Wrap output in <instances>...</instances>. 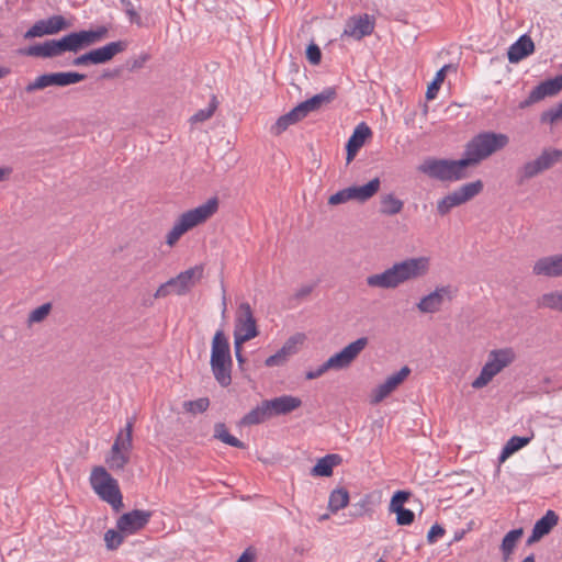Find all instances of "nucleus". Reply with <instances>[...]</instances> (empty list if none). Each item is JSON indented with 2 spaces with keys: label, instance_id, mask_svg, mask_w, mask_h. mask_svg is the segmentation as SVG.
<instances>
[{
  "label": "nucleus",
  "instance_id": "1",
  "mask_svg": "<svg viewBox=\"0 0 562 562\" xmlns=\"http://www.w3.org/2000/svg\"><path fill=\"white\" fill-rule=\"evenodd\" d=\"M428 257H411L394 262L380 273L367 277V285L373 289L393 290L402 284L413 282L426 277L429 272Z\"/></svg>",
  "mask_w": 562,
  "mask_h": 562
},
{
  "label": "nucleus",
  "instance_id": "2",
  "mask_svg": "<svg viewBox=\"0 0 562 562\" xmlns=\"http://www.w3.org/2000/svg\"><path fill=\"white\" fill-rule=\"evenodd\" d=\"M509 144V137L503 133L482 132L475 135L465 145L464 161L467 166H474L493 154L504 149Z\"/></svg>",
  "mask_w": 562,
  "mask_h": 562
},
{
  "label": "nucleus",
  "instance_id": "3",
  "mask_svg": "<svg viewBox=\"0 0 562 562\" xmlns=\"http://www.w3.org/2000/svg\"><path fill=\"white\" fill-rule=\"evenodd\" d=\"M99 38L100 37H61L58 41L52 40L19 48L18 54L21 56L52 58L60 56L65 52L77 53L86 45L92 44Z\"/></svg>",
  "mask_w": 562,
  "mask_h": 562
},
{
  "label": "nucleus",
  "instance_id": "4",
  "mask_svg": "<svg viewBox=\"0 0 562 562\" xmlns=\"http://www.w3.org/2000/svg\"><path fill=\"white\" fill-rule=\"evenodd\" d=\"M217 209L218 201L216 198H212L195 209L182 213L167 234L166 243L173 246L184 233L206 222L216 213Z\"/></svg>",
  "mask_w": 562,
  "mask_h": 562
},
{
  "label": "nucleus",
  "instance_id": "5",
  "mask_svg": "<svg viewBox=\"0 0 562 562\" xmlns=\"http://www.w3.org/2000/svg\"><path fill=\"white\" fill-rule=\"evenodd\" d=\"M211 370L214 379L221 386H228L232 383L233 360L229 342L223 330H217L212 340Z\"/></svg>",
  "mask_w": 562,
  "mask_h": 562
},
{
  "label": "nucleus",
  "instance_id": "6",
  "mask_svg": "<svg viewBox=\"0 0 562 562\" xmlns=\"http://www.w3.org/2000/svg\"><path fill=\"white\" fill-rule=\"evenodd\" d=\"M368 338L360 337L357 340L347 345L339 352L330 356L323 364L315 370H310L305 373L307 380L318 379L329 370H344L349 368L352 362L359 357V355L368 346Z\"/></svg>",
  "mask_w": 562,
  "mask_h": 562
},
{
  "label": "nucleus",
  "instance_id": "7",
  "mask_svg": "<svg viewBox=\"0 0 562 562\" xmlns=\"http://www.w3.org/2000/svg\"><path fill=\"white\" fill-rule=\"evenodd\" d=\"M467 162L464 159H438L426 158L418 167L417 170L429 178L439 181H458L467 177L465 168Z\"/></svg>",
  "mask_w": 562,
  "mask_h": 562
},
{
  "label": "nucleus",
  "instance_id": "8",
  "mask_svg": "<svg viewBox=\"0 0 562 562\" xmlns=\"http://www.w3.org/2000/svg\"><path fill=\"white\" fill-rule=\"evenodd\" d=\"M90 484L94 493L106 502L115 513H119L124 504L117 481L103 467L93 468L90 475Z\"/></svg>",
  "mask_w": 562,
  "mask_h": 562
},
{
  "label": "nucleus",
  "instance_id": "9",
  "mask_svg": "<svg viewBox=\"0 0 562 562\" xmlns=\"http://www.w3.org/2000/svg\"><path fill=\"white\" fill-rule=\"evenodd\" d=\"M135 418L127 419L126 425L122 428L105 458V463L112 471H122L131 460L133 449V427Z\"/></svg>",
  "mask_w": 562,
  "mask_h": 562
},
{
  "label": "nucleus",
  "instance_id": "10",
  "mask_svg": "<svg viewBox=\"0 0 562 562\" xmlns=\"http://www.w3.org/2000/svg\"><path fill=\"white\" fill-rule=\"evenodd\" d=\"M562 160V149L547 147L543 148L535 159L522 164L517 170V182L519 184L541 175L551 169Z\"/></svg>",
  "mask_w": 562,
  "mask_h": 562
},
{
  "label": "nucleus",
  "instance_id": "11",
  "mask_svg": "<svg viewBox=\"0 0 562 562\" xmlns=\"http://www.w3.org/2000/svg\"><path fill=\"white\" fill-rule=\"evenodd\" d=\"M515 352L512 348L494 349L490 351L487 361L482 367L479 376L472 382V387L480 390L486 386L499 372L513 363Z\"/></svg>",
  "mask_w": 562,
  "mask_h": 562
},
{
  "label": "nucleus",
  "instance_id": "12",
  "mask_svg": "<svg viewBox=\"0 0 562 562\" xmlns=\"http://www.w3.org/2000/svg\"><path fill=\"white\" fill-rule=\"evenodd\" d=\"M259 335L257 321L248 302L238 305L234 326V341L247 342Z\"/></svg>",
  "mask_w": 562,
  "mask_h": 562
},
{
  "label": "nucleus",
  "instance_id": "13",
  "mask_svg": "<svg viewBox=\"0 0 562 562\" xmlns=\"http://www.w3.org/2000/svg\"><path fill=\"white\" fill-rule=\"evenodd\" d=\"M483 190V182L476 180L473 182L465 183L447 194L445 198L438 201L437 211L440 215L448 214L453 207L467 203L472 200Z\"/></svg>",
  "mask_w": 562,
  "mask_h": 562
},
{
  "label": "nucleus",
  "instance_id": "14",
  "mask_svg": "<svg viewBox=\"0 0 562 562\" xmlns=\"http://www.w3.org/2000/svg\"><path fill=\"white\" fill-rule=\"evenodd\" d=\"M86 79V75L79 72H50L38 76L34 81L26 85L24 91L33 93L34 91L45 89L50 86L66 87Z\"/></svg>",
  "mask_w": 562,
  "mask_h": 562
},
{
  "label": "nucleus",
  "instance_id": "15",
  "mask_svg": "<svg viewBox=\"0 0 562 562\" xmlns=\"http://www.w3.org/2000/svg\"><path fill=\"white\" fill-rule=\"evenodd\" d=\"M125 48L126 43L123 41L111 42L102 47L92 49L81 56H78L74 59L72 64L75 66L104 64L111 60L119 53L123 52Z\"/></svg>",
  "mask_w": 562,
  "mask_h": 562
},
{
  "label": "nucleus",
  "instance_id": "16",
  "mask_svg": "<svg viewBox=\"0 0 562 562\" xmlns=\"http://www.w3.org/2000/svg\"><path fill=\"white\" fill-rule=\"evenodd\" d=\"M76 19L72 16L52 15L38 20L29 27L22 35H52L60 31H68L74 27Z\"/></svg>",
  "mask_w": 562,
  "mask_h": 562
},
{
  "label": "nucleus",
  "instance_id": "17",
  "mask_svg": "<svg viewBox=\"0 0 562 562\" xmlns=\"http://www.w3.org/2000/svg\"><path fill=\"white\" fill-rule=\"evenodd\" d=\"M456 296V290L450 285L437 286L432 292L423 296L416 304L420 313L434 314L440 311L445 300L451 301Z\"/></svg>",
  "mask_w": 562,
  "mask_h": 562
},
{
  "label": "nucleus",
  "instance_id": "18",
  "mask_svg": "<svg viewBox=\"0 0 562 562\" xmlns=\"http://www.w3.org/2000/svg\"><path fill=\"white\" fill-rule=\"evenodd\" d=\"M535 277L547 279L562 278V251L539 257L531 267Z\"/></svg>",
  "mask_w": 562,
  "mask_h": 562
},
{
  "label": "nucleus",
  "instance_id": "19",
  "mask_svg": "<svg viewBox=\"0 0 562 562\" xmlns=\"http://www.w3.org/2000/svg\"><path fill=\"white\" fill-rule=\"evenodd\" d=\"M562 90V74L540 82L530 92L529 95L519 103L520 109L529 108L530 105L540 102L547 97L557 95Z\"/></svg>",
  "mask_w": 562,
  "mask_h": 562
},
{
  "label": "nucleus",
  "instance_id": "20",
  "mask_svg": "<svg viewBox=\"0 0 562 562\" xmlns=\"http://www.w3.org/2000/svg\"><path fill=\"white\" fill-rule=\"evenodd\" d=\"M203 272L204 267L202 265H196L186 271L180 272L175 278H170L169 285L172 286L175 294L179 296L186 295L202 279Z\"/></svg>",
  "mask_w": 562,
  "mask_h": 562
},
{
  "label": "nucleus",
  "instance_id": "21",
  "mask_svg": "<svg viewBox=\"0 0 562 562\" xmlns=\"http://www.w3.org/2000/svg\"><path fill=\"white\" fill-rule=\"evenodd\" d=\"M151 515L150 510L142 509L125 513L116 520V529L125 535H134L149 522Z\"/></svg>",
  "mask_w": 562,
  "mask_h": 562
},
{
  "label": "nucleus",
  "instance_id": "22",
  "mask_svg": "<svg viewBox=\"0 0 562 562\" xmlns=\"http://www.w3.org/2000/svg\"><path fill=\"white\" fill-rule=\"evenodd\" d=\"M409 373L411 369L405 366L400 371L389 375L383 383L374 389L371 402L374 404L382 402L394 390H396L400 384L404 382Z\"/></svg>",
  "mask_w": 562,
  "mask_h": 562
},
{
  "label": "nucleus",
  "instance_id": "23",
  "mask_svg": "<svg viewBox=\"0 0 562 562\" xmlns=\"http://www.w3.org/2000/svg\"><path fill=\"white\" fill-rule=\"evenodd\" d=\"M373 30L374 19L366 13L349 18L341 35H371Z\"/></svg>",
  "mask_w": 562,
  "mask_h": 562
},
{
  "label": "nucleus",
  "instance_id": "24",
  "mask_svg": "<svg viewBox=\"0 0 562 562\" xmlns=\"http://www.w3.org/2000/svg\"><path fill=\"white\" fill-rule=\"evenodd\" d=\"M271 417L286 415L302 405L301 398L292 395H282L272 400H266Z\"/></svg>",
  "mask_w": 562,
  "mask_h": 562
},
{
  "label": "nucleus",
  "instance_id": "25",
  "mask_svg": "<svg viewBox=\"0 0 562 562\" xmlns=\"http://www.w3.org/2000/svg\"><path fill=\"white\" fill-rule=\"evenodd\" d=\"M335 98L336 90L334 88H327L311 99L301 102L296 108L304 119L310 112L318 110L322 105L331 102Z\"/></svg>",
  "mask_w": 562,
  "mask_h": 562
},
{
  "label": "nucleus",
  "instance_id": "26",
  "mask_svg": "<svg viewBox=\"0 0 562 562\" xmlns=\"http://www.w3.org/2000/svg\"><path fill=\"white\" fill-rule=\"evenodd\" d=\"M558 515L553 510H548L544 516L536 521L527 543L532 544L539 541L543 536L551 531V529L558 524Z\"/></svg>",
  "mask_w": 562,
  "mask_h": 562
},
{
  "label": "nucleus",
  "instance_id": "27",
  "mask_svg": "<svg viewBox=\"0 0 562 562\" xmlns=\"http://www.w3.org/2000/svg\"><path fill=\"white\" fill-rule=\"evenodd\" d=\"M371 135V130L366 123H360L347 142V162H350L358 150L363 146L366 139Z\"/></svg>",
  "mask_w": 562,
  "mask_h": 562
},
{
  "label": "nucleus",
  "instance_id": "28",
  "mask_svg": "<svg viewBox=\"0 0 562 562\" xmlns=\"http://www.w3.org/2000/svg\"><path fill=\"white\" fill-rule=\"evenodd\" d=\"M381 181L379 178L370 180L364 186H351L347 188L349 200L366 202L374 196L380 190Z\"/></svg>",
  "mask_w": 562,
  "mask_h": 562
},
{
  "label": "nucleus",
  "instance_id": "29",
  "mask_svg": "<svg viewBox=\"0 0 562 562\" xmlns=\"http://www.w3.org/2000/svg\"><path fill=\"white\" fill-rule=\"evenodd\" d=\"M533 52L535 44L531 41V37H518V40L509 46L507 57L509 63L517 64Z\"/></svg>",
  "mask_w": 562,
  "mask_h": 562
},
{
  "label": "nucleus",
  "instance_id": "30",
  "mask_svg": "<svg viewBox=\"0 0 562 562\" xmlns=\"http://www.w3.org/2000/svg\"><path fill=\"white\" fill-rule=\"evenodd\" d=\"M271 418V414L267 404V401H262L259 405L252 408L249 413H247L241 419V426H252L263 423L265 420Z\"/></svg>",
  "mask_w": 562,
  "mask_h": 562
},
{
  "label": "nucleus",
  "instance_id": "31",
  "mask_svg": "<svg viewBox=\"0 0 562 562\" xmlns=\"http://www.w3.org/2000/svg\"><path fill=\"white\" fill-rule=\"evenodd\" d=\"M303 119L302 114L297 110V108H293L290 112L284 115H281L277 122L271 126V133L273 135H280L284 131L289 128V126L297 123Z\"/></svg>",
  "mask_w": 562,
  "mask_h": 562
},
{
  "label": "nucleus",
  "instance_id": "32",
  "mask_svg": "<svg viewBox=\"0 0 562 562\" xmlns=\"http://www.w3.org/2000/svg\"><path fill=\"white\" fill-rule=\"evenodd\" d=\"M340 457L338 454H327L321 458L311 470L313 476H330L333 468L338 464Z\"/></svg>",
  "mask_w": 562,
  "mask_h": 562
},
{
  "label": "nucleus",
  "instance_id": "33",
  "mask_svg": "<svg viewBox=\"0 0 562 562\" xmlns=\"http://www.w3.org/2000/svg\"><path fill=\"white\" fill-rule=\"evenodd\" d=\"M404 203L393 193L381 196L380 212L387 216H393L402 212Z\"/></svg>",
  "mask_w": 562,
  "mask_h": 562
},
{
  "label": "nucleus",
  "instance_id": "34",
  "mask_svg": "<svg viewBox=\"0 0 562 562\" xmlns=\"http://www.w3.org/2000/svg\"><path fill=\"white\" fill-rule=\"evenodd\" d=\"M532 438H533V434H531V436H528V437L513 436L504 446V448L501 452V456H499V460L505 461L509 456H512L519 449L527 446L531 441Z\"/></svg>",
  "mask_w": 562,
  "mask_h": 562
},
{
  "label": "nucleus",
  "instance_id": "35",
  "mask_svg": "<svg viewBox=\"0 0 562 562\" xmlns=\"http://www.w3.org/2000/svg\"><path fill=\"white\" fill-rule=\"evenodd\" d=\"M538 307L562 313V291H552L542 294L538 300Z\"/></svg>",
  "mask_w": 562,
  "mask_h": 562
},
{
  "label": "nucleus",
  "instance_id": "36",
  "mask_svg": "<svg viewBox=\"0 0 562 562\" xmlns=\"http://www.w3.org/2000/svg\"><path fill=\"white\" fill-rule=\"evenodd\" d=\"M349 503V493L345 487L334 490L328 499V508L331 513L345 508Z\"/></svg>",
  "mask_w": 562,
  "mask_h": 562
},
{
  "label": "nucleus",
  "instance_id": "37",
  "mask_svg": "<svg viewBox=\"0 0 562 562\" xmlns=\"http://www.w3.org/2000/svg\"><path fill=\"white\" fill-rule=\"evenodd\" d=\"M522 529H513L508 531L505 537L503 538L502 544H501V551L503 553V557L505 560H507L510 554L514 552V549L518 542V540L522 536Z\"/></svg>",
  "mask_w": 562,
  "mask_h": 562
},
{
  "label": "nucleus",
  "instance_id": "38",
  "mask_svg": "<svg viewBox=\"0 0 562 562\" xmlns=\"http://www.w3.org/2000/svg\"><path fill=\"white\" fill-rule=\"evenodd\" d=\"M214 438L220 439L224 443H226L228 446H232V447H235V448H239V449H244L245 448V443L243 441H240L239 439H237L236 437L232 436L228 432L225 424H223V423H217L215 425V427H214Z\"/></svg>",
  "mask_w": 562,
  "mask_h": 562
},
{
  "label": "nucleus",
  "instance_id": "39",
  "mask_svg": "<svg viewBox=\"0 0 562 562\" xmlns=\"http://www.w3.org/2000/svg\"><path fill=\"white\" fill-rule=\"evenodd\" d=\"M52 303H44L41 306L33 310L27 316V326L31 327L34 324L42 323L52 312Z\"/></svg>",
  "mask_w": 562,
  "mask_h": 562
},
{
  "label": "nucleus",
  "instance_id": "40",
  "mask_svg": "<svg viewBox=\"0 0 562 562\" xmlns=\"http://www.w3.org/2000/svg\"><path fill=\"white\" fill-rule=\"evenodd\" d=\"M216 108H217V100L215 97H213L211 102L209 103V105L205 109H201L196 113H194L191 116L190 121L192 123L204 122V121L209 120L214 114Z\"/></svg>",
  "mask_w": 562,
  "mask_h": 562
},
{
  "label": "nucleus",
  "instance_id": "41",
  "mask_svg": "<svg viewBox=\"0 0 562 562\" xmlns=\"http://www.w3.org/2000/svg\"><path fill=\"white\" fill-rule=\"evenodd\" d=\"M448 68H450V66L449 65H445L442 68H440L437 71L435 79L432 80V82L427 88V92H426V98L427 99L430 100V99H434L436 97V93L439 90L440 85L445 80L446 72H447Z\"/></svg>",
  "mask_w": 562,
  "mask_h": 562
},
{
  "label": "nucleus",
  "instance_id": "42",
  "mask_svg": "<svg viewBox=\"0 0 562 562\" xmlns=\"http://www.w3.org/2000/svg\"><path fill=\"white\" fill-rule=\"evenodd\" d=\"M210 406V400L207 397H200L194 401H187L183 403V408L192 414L203 413Z\"/></svg>",
  "mask_w": 562,
  "mask_h": 562
},
{
  "label": "nucleus",
  "instance_id": "43",
  "mask_svg": "<svg viewBox=\"0 0 562 562\" xmlns=\"http://www.w3.org/2000/svg\"><path fill=\"white\" fill-rule=\"evenodd\" d=\"M305 336L303 334H296L291 336L281 348L291 357L299 351V345H302Z\"/></svg>",
  "mask_w": 562,
  "mask_h": 562
},
{
  "label": "nucleus",
  "instance_id": "44",
  "mask_svg": "<svg viewBox=\"0 0 562 562\" xmlns=\"http://www.w3.org/2000/svg\"><path fill=\"white\" fill-rule=\"evenodd\" d=\"M124 538L119 530L110 529L104 533V541L109 550L117 549L123 542Z\"/></svg>",
  "mask_w": 562,
  "mask_h": 562
},
{
  "label": "nucleus",
  "instance_id": "45",
  "mask_svg": "<svg viewBox=\"0 0 562 562\" xmlns=\"http://www.w3.org/2000/svg\"><path fill=\"white\" fill-rule=\"evenodd\" d=\"M409 493L405 491H397L391 498L390 502V512L396 513L403 508V504L408 499Z\"/></svg>",
  "mask_w": 562,
  "mask_h": 562
},
{
  "label": "nucleus",
  "instance_id": "46",
  "mask_svg": "<svg viewBox=\"0 0 562 562\" xmlns=\"http://www.w3.org/2000/svg\"><path fill=\"white\" fill-rule=\"evenodd\" d=\"M562 119V101L554 108L549 109L541 115L542 122L554 124Z\"/></svg>",
  "mask_w": 562,
  "mask_h": 562
},
{
  "label": "nucleus",
  "instance_id": "47",
  "mask_svg": "<svg viewBox=\"0 0 562 562\" xmlns=\"http://www.w3.org/2000/svg\"><path fill=\"white\" fill-rule=\"evenodd\" d=\"M289 356L285 351L280 348L274 355L268 357L265 361V364L269 368L283 366L288 360Z\"/></svg>",
  "mask_w": 562,
  "mask_h": 562
},
{
  "label": "nucleus",
  "instance_id": "48",
  "mask_svg": "<svg viewBox=\"0 0 562 562\" xmlns=\"http://www.w3.org/2000/svg\"><path fill=\"white\" fill-rule=\"evenodd\" d=\"M395 514H396V522H397V525H401V526H408V525L413 524V521L415 519V514L411 509H407L405 507H403Z\"/></svg>",
  "mask_w": 562,
  "mask_h": 562
},
{
  "label": "nucleus",
  "instance_id": "49",
  "mask_svg": "<svg viewBox=\"0 0 562 562\" xmlns=\"http://www.w3.org/2000/svg\"><path fill=\"white\" fill-rule=\"evenodd\" d=\"M124 11L130 18L131 23H135L137 25L140 24V16L136 10V7L130 0H121Z\"/></svg>",
  "mask_w": 562,
  "mask_h": 562
},
{
  "label": "nucleus",
  "instance_id": "50",
  "mask_svg": "<svg viewBox=\"0 0 562 562\" xmlns=\"http://www.w3.org/2000/svg\"><path fill=\"white\" fill-rule=\"evenodd\" d=\"M306 57L312 65H318L322 58V53L318 45L311 43L306 48Z\"/></svg>",
  "mask_w": 562,
  "mask_h": 562
},
{
  "label": "nucleus",
  "instance_id": "51",
  "mask_svg": "<svg viewBox=\"0 0 562 562\" xmlns=\"http://www.w3.org/2000/svg\"><path fill=\"white\" fill-rule=\"evenodd\" d=\"M109 30L106 26H98L97 29L89 30H71L67 35H106Z\"/></svg>",
  "mask_w": 562,
  "mask_h": 562
},
{
  "label": "nucleus",
  "instance_id": "52",
  "mask_svg": "<svg viewBox=\"0 0 562 562\" xmlns=\"http://www.w3.org/2000/svg\"><path fill=\"white\" fill-rule=\"evenodd\" d=\"M348 201H350V200H349L347 188L339 190L335 194L330 195V198L328 199V203L330 205H338L341 203H346Z\"/></svg>",
  "mask_w": 562,
  "mask_h": 562
},
{
  "label": "nucleus",
  "instance_id": "53",
  "mask_svg": "<svg viewBox=\"0 0 562 562\" xmlns=\"http://www.w3.org/2000/svg\"><path fill=\"white\" fill-rule=\"evenodd\" d=\"M369 502L367 498L361 499L360 502L352 505V517H360L363 516L369 510Z\"/></svg>",
  "mask_w": 562,
  "mask_h": 562
},
{
  "label": "nucleus",
  "instance_id": "54",
  "mask_svg": "<svg viewBox=\"0 0 562 562\" xmlns=\"http://www.w3.org/2000/svg\"><path fill=\"white\" fill-rule=\"evenodd\" d=\"M170 294H175L172 291V286L169 285V280L165 283L160 284L159 288L154 293V299H162Z\"/></svg>",
  "mask_w": 562,
  "mask_h": 562
},
{
  "label": "nucleus",
  "instance_id": "55",
  "mask_svg": "<svg viewBox=\"0 0 562 562\" xmlns=\"http://www.w3.org/2000/svg\"><path fill=\"white\" fill-rule=\"evenodd\" d=\"M445 535V529L439 525H434L428 531L427 540L432 543L437 541L438 538L442 537Z\"/></svg>",
  "mask_w": 562,
  "mask_h": 562
},
{
  "label": "nucleus",
  "instance_id": "56",
  "mask_svg": "<svg viewBox=\"0 0 562 562\" xmlns=\"http://www.w3.org/2000/svg\"><path fill=\"white\" fill-rule=\"evenodd\" d=\"M313 290H314V285L313 284L302 285L294 293V299L297 300V301H302L305 297H307L312 293Z\"/></svg>",
  "mask_w": 562,
  "mask_h": 562
},
{
  "label": "nucleus",
  "instance_id": "57",
  "mask_svg": "<svg viewBox=\"0 0 562 562\" xmlns=\"http://www.w3.org/2000/svg\"><path fill=\"white\" fill-rule=\"evenodd\" d=\"M243 342H236L234 341V351H235V357H236V360L238 362V366L240 368H243L246 359L245 357L243 356Z\"/></svg>",
  "mask_w": 562,
  "mask_h": 562
},
{
  "label": "nucleus",
  "instance_id": "58",
  "mask_svg": "<svg viewBox=\"0 0 562 562\" xmlns=\"http://www.w3.org/2000/svg\"><path fill=\"white\" fill-rule=\"evenodd\" d=\"M256 553L250 549H246L236 562H255Z\"/></svg>",
  "mask_w": 562,
  "mask_h": 562
},
{
  "label": "nucleus",
  "instance_id": "59",
  "mask_svg": "<svg viewBox=\"0 0 562 562\" xmlns=\"http://www.w3.org/2000/svg\"><path fill=\"white\" fill-rule=\"evenodd\" d=\"M147 60H148V55H142L137 59L134 60L132 68L133 69L142 68Z\"/></svg>",
  "mask_w": 562,
  "mask_h": 562
},
{
  "label": "nucleus",
  "instance_id": "60",
  "mask_svg": "<svg viewBox=\"0 0 562 562\" xmlns=\"http://www.w3.org/2000/svg\"><path fill=\"white\" fill-rule=\"evenodd\" d=\"M11 172L10 168L0 167V182Z\"/></svg>",
  "mask_w": 562,
  "mask_h": 562
},
{
  "label": "nucleus",
  "instance_id": "61",
  "mask_svg": "<svg viewBox=\"0 0 562 562\" xmlns=\"http://www.w3.org/2000/svg\"><path fill=\"white\" fill-rule=\"evenodd\" d=\"M227 299H226V292H225V289L223 288V296H222V313L225 314L226 312V306H227Z\"/></svg>",
  "mask_w": 562,
  "mask_h": 562
},
{
  "label": "nucleus",
  "instance_id": "62",
  "mask_svg": "<svg viewBox=\"0 0 562 562\" xmlns=\"http://www.w3.org/2000/svg\"><path fill=\"white\" fill-rule=\"evenodd\" d=\"M10 74V69L7 67H0V79Z\"/></svg>",
  "mask_w": 562,
  "mask_h": 562
},
{
  "label": "nucleus",
  "instance_id": "63",
  "mask_svg": "<svg viewBox=\"0 0 562 562\" xmlns=\"http://www.w3.org/2000/svg\"><path fill=\"white\" fill-rule=\"evenodd\" d=\"M521 562H535V555L530 554L526 557Z\"/></svg>",
  "mask_w": 562,
  "mask_h": 562
},
{
  "label": "nucleus",
  "instance_id": "64",
  "mask_svg": "<svg viewBox=\"0 0 562 562\" xmlns=\"http://www.w3.org/2000/svg\"><path fill=\"white\" fill-rule=\"evenodd\" d=\"M375 562H384V560H383V558H380Z\"/></svg>",
  "mask_w": 562,
  "mask_h": 562
}]
</instances>
